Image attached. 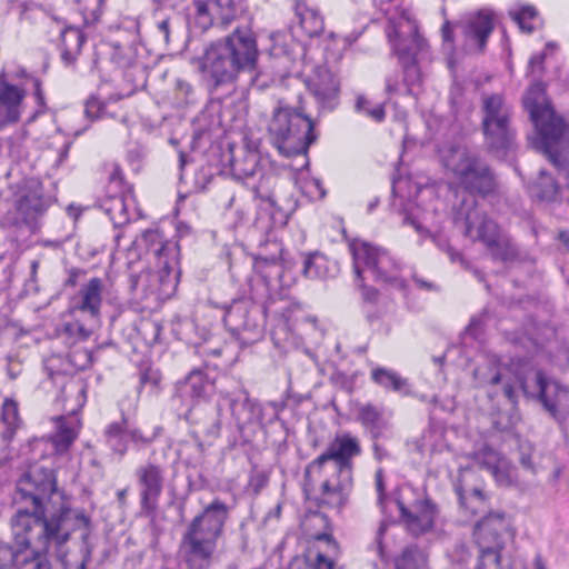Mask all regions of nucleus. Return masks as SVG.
<instances>
[{"instance_id":"59","label":"nucleus","mask_w":569,"mask_h":569,"mask_svg":"<svg viewBox=\"0 0 569 569\" xmlns=\"http://www.w3.org/2000/svg\"><path fill=\"white\" fill-rule=\"evenodd\" d=\"M161 382V373L158 369H152L151 366H144L139 371V388L150 385L153 389L159 388Z\"/></svg>"},{"instance_id":"44","label":"nucleus","mask_w":569,"mask_h":569,"mask_svg":"<svg viewBox=\"0 0 569 569\" xmlns=\"http://www.w3.org/2000/svg\"><path fill=\"white\" fill-rule=\"evenodd\" d=\"M509 17L513 22L517 23L520 31L527 34H531L536 31V27L528 21H532L538 18V9L529 3L521 4L517 10H510Z\"/></svg>"},{"instance_id":"12","label":"nucleus","mask_w":569,"mask_h":569,"mask_svg":"<svg viewBox=\"0 0 569 569\" xmlns=\"http://www.w3.org/2000/svg\"><path fill=\"white\" fill-rule=\"evenodd\" d=\"M140 23L132 18H126L123 21L108 26L110 32H120L123 30L128 33V40L103 38L96 47L93 64L97 66L103 56L113 69L127 70L134 66V57L137 54V42L140 38Z\"/></svg>"},{"instance_id":"3","label":"nucleus","mask_w":569,"mask_h":569,"mask_svg":"<svg viewBox=\"0 0 569 569\" xmlns=\"http://www.w3.org/2000/svg\"><path fill=\"white\" fill-rule=\"evenodd\" d=\"M230 510L224 501L214 498L187 525L179 543V556L187 569H211Z\"/></svg>"},{"instance_id":"1","label":"nucleus","mask_w":569,"mask_h":569,"mask_svg":"<svg viewBox=\"0 0 569 569\" xmlns=\"http://www.w3.org/2000/svg\"><path fill=\"white\" fill-rule=\"evenodd\" d=\"M259 56L257 34L251 23H248L206 42L202 53L191 57L189 62L198 70L202 84L212 94L219 89L234 86L242 72L251 74L250 86L264 88L266 84H258L261 74L258 67Z\"/></svg>"},{"instance_id":"63","label":"nucleus","mask_w":569,"mask_h":569,"mask_svg":"<svg viewBox=\"0 0 569 569\" xmlns=\"http://www.w3.org/2000/svg\"><path fill=\"white\" fill-rule=\"evenodd\" d=\"M336 483H341V491H345L352 486L353 462H349V467L345 468H341L340 465H336Z\"/></svg>"},{"instance_id":"23","label":"nucleus","mask_w":569,"mask_h":569,"mask_svg":"<svg viewBox=\"0 0 569 569\" xmlns=\"http://www.w3.org/2000/svg\"><path fill=\"white\" fill-rule=\"evenodd\" d=\"M180 254V244L171 242H162L154 250L157 258L158 271L153 274L158 282L157 293L161 300L172 299L178 290L180 282L181 269H174L172 260L179 264L178 256Z\"/></svg>"},{"instance_id":"51","label":"nucleus","mask_w":569,"mask_h":569,"mask_svg":"<svg viewBox=\"0 0 569 569\" xmlns=\"http://www.w3.org/2000/svg\"><path fill=\"white\" fill-rule=\"evenodd\" d=\"M264 163L267 177L269 176H279L283 170L290 169L293 171V177L297 180V177L300 172L310 171V159L309 156L306 157L303 164L300 168H295L292 164L278 163L273 159H271L268 152L264 153Z\"/></svg>"},{"instance_id":"20","label":"nucleus","mask_w":569,"mask_h":569,"mask_svg":"<svg viewBox=\"0 0 569 569\" xmlns=\"http://www.w3.org/2000/svg\"><path fill=\"white\" fill-rule=\"evenodd\" d=\"M72 507L67 503H60V506L49 512L46 528L41 529L37 533V550L43 552V555H51L50 549L53 547V551L69 550L67 543L71 540L73 531L77 527L66 529L64 525L71 516Z\"/></svg>"},{"instance_id":"38","label":"nucleus","mask_w":569,"mask_h":569,"mask_svg":"<svg viewBox=\"0 0 569 569\" xmlns=\"http://www.w3.org/2000/svg\"><path fill=\"white\" fill-rule=\"evenodd\" d=\"M127 433L133 447L137 450H142L149 448L161 438L164 433V428L162 425H154L149 428L146 423L143 426H136L129 422Z\"/></svg>"},{"instance_id":"26","label":"nucleus","mask_w":569,"mask_h":569,"mask_svg":"<svg viewBox=\"0 0 569 569\" xmlns=\"http://www.w3.org/2000/svg\"><path fill=\"white\" fill-rule=\"evenodd\" d=\"M140 492V516L150 518V525H156L158 499L162 491L163 477L159 466L149 463L138 470Z\"/></svg>"},{"instance_id":"60","label":"nucleus","mask_w":569,"mask_h":569,"mask_svg":"<svg viewBox=\"0 0 569 569\" xmlns=\"http://www.w3.org/2000/svg\"><path fill=\"white\" fill-rule=\"evenodd\" d=\"M301 563L303 569H335L336 566L335 560L320 551L317 552L315 561H311L308 556H305L303 559H301Z\"/></svg>"},{"instance_id":"14","label":"nucleus","mask_w":569,"mask_h":569,"mask_svg":"<svg viewBox=\"0 0 569 569\" xmlns=\"http://www.w3.org/2000/svg\"><path fill=\"white\" fill-rule=\"evenodd\" d=\"M386 37L390 46V56L397 58V63L402 72V83L406 86V94L415 96L413 88L421 86L422 71L416 52L406 44L400 23L396 17L387 19L385 28Z\"/></svg>"},{"instance_id":"40","label":"nucleus","mask_w":569,"mask_h":569,"mask_svg":"<svg viewBox=\"0 0 569 569\" xmlns=\"http://www.w3.org/2000/svg\"><path fill=\"white\" fill-rule=\"evenodd\" d=\"M357 421L361 423L365 430L371 429H391L392 425L383 418V411L378 409L372 403L368 402L362 405L356 417Z\"/></svg>"},{"instance_id":"43","label":"nucleus","mask_w":569,"mask_h":569,"mask_svg":"<svg viewBox=\"0 0 569 569\" xmlns=\"http://www.w3.org/2000/svg\"><path fill=\"white\" fill-rule=\"evenodd\" d=\"M472 240L483 243L488 249L497 247V241L500 240L498 223L485 214L477 227V236Z\"/></svg>"},{"instance_id":"19","label":"nucleus","mask_w":569,"mask_h":569,"mask_svg":"<svg viewBox=\"0 0 569 569\" xmlns=\"http://www.w3.org/2000/svg\"><path fill=\"white\" fill-rule=\"evenodd\" d=\"M308 92L316 99L319 110L332 112L340 103V78L327 63L317 64L311 73L303 78Z\"/></svg>"},{"instance_id":"13","label":"nucleus","mask_w":569,"mask_h":569,"mask_svg":"<svg viewBox=\"0 0 569 569\" xmlns=\"http://www.w3.org/2000/svg\"><path fill=\"white\" fill-rule=\"evenodd\" d=\"M355 241L359 249L360 261L371 273L373 281L386 288H395L407 296L409 293V284L406 279L393 273L400 270V264L389 251L369 241Z\"/></svg>"},{"instance_id":"4","label":"nucleus","mask_w":569,"mask_h":569,"mask_svg":"<svg viewBox=\"0 0 569 569\" xmlns=\"http://www.w3.org/2000/svg\"><path fill=\"white\" fill-rule=\"evenodd\" d=\"M237 143L228 137L213 140L204 152V163L197 170L194 182L200 190H207L216 176L231 178L249 187L261 184L267 178L264 153L236 156Z\"/></svg>"},{"instance_id":"57","label":"nucleus","mask_w":569,"mask_h":569,"mask_svg":"<svg viewBox=\"0 0 569 569\" xmlns=\"http://www.w3.org/2000/svg\"><path fill=\"white\" fill-rule=\"evenodd\" d=\"M465 86L455 77L449 88L448 101L453 113H458L463 106Z\"/></svg>"},{"instance_id":"11","label":"nucleus","mask_w":569,"mask_h":569,"mask_svg":"<svg viewBox=\"0 0 569 569\" xmlns=\"http://www.w3.org/2000/svg\"><path fill=\"white\" fill-rule=\"evenodd\" d=\"M452 171L469 196L487 199L498 192L499 181L495 169L481 157L467 149L462 151Z\"/></svg>"},{"instance_id":"58","label":"nucleus","mask_w":569,"mask_h":569,"mask_svg":"<svg viewBox=\"0 0 569 569\" xmlns=\"http://www.w3.org/2000/svg\"><path fill=\"white\" fill-rule=\"evenodd\" d=\"M109 182L116 183L119 188V192H127L134 200L133 184L127 181L123 170L119 163L113 164V169L109 177Z\"/></svg>"},{"instance_id":"16","label":"nucleus","mask_w":569,"mask_h":569,"mask_svg":"<svg viewBox=\"0 0 569 569\" xmlns=\"http://www.w3.org/2000/svg\"><path fill=\"white\" fill-rule=\"evenodd\" d=\"M58 471L59 467L39 465L37 460H33L26 470L20 472L16 485L23 487L31 495H38L47 508L54 495L60 497L61 503L70 505V496L59 487Z\"/></svg>"},{"instance_id":"54","label":"nucleus","mask_w":569,"mask_h":569,"mask_svg":"<svg viewBox=\"0 0 569 569\" xmlns=\"http://www.w3.org/2000/svg\"><path fill=\"white\" fill-rule=\"evenodd\" d=\"M518 453H519V463L525 470L531 471L532 473L536 472V467L532 461V455L535 452V445L529 441L521 438H518Z\"/></svg>"},{"instance_id":"39","label":"nucleus","mask_w":569,"mask_h":569,"mask_svg":"<svg viewBox=\"0 0 569 569\" xmlns=\"http://www.w3.org/2000/svg\"><path fill=\"white\" fill-rule=\"evenodd\" d=\"M1 421L6 425V430L2 432L1 438L8 445L16 435L22 420L19 415L18 402L12 398H6L1 406Z\"/></svg>"},{"instance_id":"5","label":"nucleus","mask_w":569,"mask_h":569,"mask_svg":"<svg viewBox=\"0 0 569 569\" xmlns=\"http://www.w3.org/2000/svg\"><path fill=\"white\" fill-rule=\"evenodd\" d=\"M317 124V120L301 108L279 107L273 111L268 130L272 136V144L282 157H307L310 147L319 139Z\"/></svg>"},{"instance_id":"25","label":"nucleus","mask_w":569,"mask_h":569,"mask_svg":"<svg viewBox=\"0 0 569 569\" xmlns=\"http://www.w3.org/2000/svg\"><path fill=\"white\" fill-rule=\"evenodd\" d=\"M103 282L94 277L86 284H82L77 293L70 297L68 308L61 313V317L74 318L77 312L88 315V320L92 325L100 322L102 306Z\"/></svg>"},{"instance_id":"41","label":"nucleus","mask_w":569,"mask_h":569,"mask_svg":"<svg viewBox=\"0 0 569 569\" xmlns=\"http://www.w3.org/2000/svg\"><path fill=\"white\" fill-rule=\"evenodd\" d=\"M24 556H28L27 551L17 542L0 539V569H24L22 566Z\"/></svg>"},{"instance_id":"31","label":"nucleus","mask_w":569,"mask_h":569,"mask_svg":"<svg viewBox=\"0 0 569 569\" xmlns=\"http://www.w3.org/2000/svg\"><path fill=\"white\" fill-rule=\"evenodd\" d=\"M327 450L332 461L345 468L349 467V462H352V459L361 453V446L357 437L349 432H343L335 437Z\"/></svg>"},{"instance_id":"27","label":"nucleus","mask_w":569,"mask_h":569,"mask_svg":"<svg viewBox=\"0 0 569 569\" xmlns=\"http://www.w3.org/2000/svg\"><path fill=\"white\" fill-rule=\"evenodd\" d=\"M27 94L23 86L9 82L6 72H0V129L20 121Z\"/></svg>"},{"instance_id":"24","label":"nucleus","mask_w":569,"mask_h":569,"mask_svg":"<svg viewBox=\"0 0 569 569\" xmlns=\"http://www.w3.org/2000/svg\"><path fill=\"white\" fill-rule=\"evenodd\" d=\"M518 176L532 202L545 206L567 203L569 207V196L559 180L547 169H540L536 177L529 179H525L522 173Z\"/></svg>"},{"instance_id":"46","label":"nucleus","mask_w":569,"mask_h":569,"mask_svg":"<svg viewBox=\"0 0 569 569\" xmlns=\"http://www.w3.org/2000/svg\"><path fill=\"white\" fill-rule=\"evenodd\" d=\"M393 569H420L421 551L416 543L406 546L393 559Z\"/></svg>"},{"instance_id":"47","label":"nucleus","mask_w":569,"mask_h":569,"mask_svg":"<svg viewBox=\"0 0 569 569\" xmlns=\"http://www.w3.org/2000/svg\"><path fill=\"white\" fill-rule=\"evenodd\" d=\"M192 4L196 11L194 24L204 32L213 26L216 20L210 2L209 0H192Z\"/></svg>"},{"instance_id":"56","label":"nucleus","mask_w":569,"mask_h":569,"mask_svg":"<svg viewBox=\"0 0 569 569\" xmlns=\"http://www.w3.org/2000/svg\"><path fill=\"white\" fill-rule=\"evenodd\" d=\"M329 381L335 387L346 391L348 395H351L355 391L356 377L348 376L346 372H343L337 368L330 375Z\"/></svg>"},{"instance_id":"45","label":"nucleus","mask_w":569,"mask_h":569,"mask_svg":"<svg viewBox=\"0 0 569 569\" xmlns=\"http://www.w3.org/2000/svg\"><path fill=\"white\" fill-rule=\"evenodd\" d=\"M493 261H500L503 264H510L520 260L518 248L509 239H500L497 247L489 248Z\"/></svg>"},{"instance_id":"30","label":"nucleus","mask_w":569,"mask_h":569,"mask_svg":"<svg viewBox=\"0 0 569 569\" xmlns=\"http://www.w3.org/2000/svg\"><path fill=\"white\" fill-rule=\"evenodd\" d=\"M86 32L76 26L64 24L60 30L61 61L64 67H74L83 44L87 42Z\"/></svg>"},{"instance_id":"64","label":"nucleus","mask_w":569,"mask_h":569,"mask_svg":"<svg viewBox=\"0 0 569 569\" xmlns=\"http://www.w3.org/2000/svg\"><path fill=\"white\" fill-rule=\"evenodd\" d=\"M547 59V52L545 50L533 53L527 66L526 77H529L535 72V69L538 68L541 72L545 71V61Z\"/></svg>"},{"instance_id":"15","label":"nucleus","mask_w":569,"mask_h":569,"mask_svg":"<svg viewBox=\"0 0 569 569\" xmlns=\"http://www.w3.org/2000/svg\"><path fill=\"white\" fill-rule=\"evenodd\" d=\"M217 378V366L204 362L194 367L174 383L172 399H179L182 405L190 407L208 402L216 393Z\"/></svg>"},{"instance_id":"52","label":"nucleus","mask_w":569,"mask_h":569,"mask_svg":"<svg viewBox=\"0 0 569 569\" xmlns=\"http://www.w3.org/2000/svg\"><path fill=\"white\" fill-rule=\"evenodd\" d=\"M162 242H171V240L166 239L164 232L160 230L159 228H149L141 232V236L139 239L133 241V244L143 246L144 249L149 251L154 252V244L159 243V247L162 244Z\"/></svg>"},{"instance_id":"48","label":"nucleus","mask_w":569,"mask_h":569,"mask_svg":"<svg viewBox=\"0 0 569 569\" xmlns=\"http://www.w3.org/2000/svg\"><path fill=\"white\" fill-rule=\"evenodd\" d=\"M287 300L289 303L283 307L281 311L276 312V315L279 316L286 331L293 332L295 326L298 322L297 313L303 310V306L298 299L292 298L290 295ZM283 301H286V299Z\"/></svg>"},{"instance_id":"62","label":"nucleus","mask_w":569,"mask_h":569,"mask_svg":"<svg viewBox=\"0 0 569 569\" xmlns=\"http://www.w3.org/2000/svg\"><path fill=\"white\" fill-rule=\"evenodd\" d=\"M375 485H376V491L378 495V499H377L378 506L381 508V511L385 513L386 512V500L388 499V493H387V488H386V482H385L383 470L381 468H379L376 471Z\"/></svg>"},{"instance_id":"21","label":"nucleus","mask_w":569,"mask_h":569,"mask_svg":"<svg viewBox=\"0 0 569 569\" xmlns=\"http://www.w3.org/2000/svg\"><path fill=\"white\" fill-rule=\"evenodd\" d=\"M391 497L399 509L400 521L411 536L420 537L433 530L435 521L439 513V507L428 496L421 500L415 501L413 506L418 512L411 511L405 505L401 499L400 488L392 490Z\"/></svg>"},{"instance_id":"32","label":"nucleus","mask_w":569,"mask_h":569,"mask_svg":"<svg viewBox=\"0 0 569 569\" xmlns=\"http://www.w3.org/2000/svg\"><path fill=\"white\" fill-rule=\"evenodd\" d=\"M493 29L495 13L490 10L480 9L475 17L468 21L465 33L477 43L479 51H483Z\"/></svg>"},{"instance_id":"50","label":"nucleus","mask_w":569,"mask_h":569,"mask_svg":"<svg viewBox=\"0 0 569 569\" xmlns=\"http://www.w3.org/2000/svg\"><path fill=\"white\" fill-rule=\"evenodd\" d=\"M332 461V458L329 453V451L326 449L321 455H319L316 459H313L311 462H309L303 472V485H302V492L303 498L309 499L310 492L313 489V480L311 477V471L313 469L321 470V468L328 462Z\"/></svg>"},{"instance_id":"37","label":"nucleus","mask_w":569,"mask_h":569,"mask_svg":"<svg viewBox=\"0 0 569 569\" xmlns=\"http://www.w3.org/2000/svg\"><path fill=\"white\" fill-rule=\"evenodd\" d=\"M129 429V419L126 413L121 412V420L109 423L106 428L104 435L110 449L119 455L124 456L128 451V439L129 436L127 430Z\"/></svg>"},{"instance_id":"53","label":"nucleus","mask_w":569,"mask_h":569,"mask_svg":"<svg viewBox=\"0 0 569 569\" xmlns=\"http://www.w3.org/2000/svg\"><path fill=\"white\" fill-rule=\"evenodd\" d=\"M107 112V103L98 94H90L84 102V116L91 121L103 118Z\"/></svg>"},{"instance_id":"29","label":"nucleus","mask_w":569,"mask_h":569,"mask_svg":"<svg viewBox=\"0 0 569 569\" xmlns=\"http://www.w3.org/2000/svg\"><path fill=\"white\" fill-rule=\"evenodd\" d=\"M301 272L302 277L309 280H326L339 274L340 264L337 260H329L325 253L315 250L306 252Z\"/></svg>"},{"instance_id":"2","label":"nucleus","mask_w":569,"mask_h":569,"mask_svg":"<svg viewBox=\"0 0 569 569\" xmlns=\"http://www.w3.org/2000/svg\"><path fill=\"white\" fill-rule=\"evenodd\" d=\"M535 136L532 147L555 168L558 177L565 180L569 190V123L558 113L547 93V83L535 79L521 98Z\"/></svg>"},{"instance_id":"61","label":"nucleus","mask_w":569,"mask_h":569,"mask_svg":"<svg viewBox=\"0 0 569 569\" xmlns=\"http://www.w3.org/2000/svg\"><path fill=\"white\" fill-rule=\"evenodd\" d=\"M488 317V310L483 309L479 316H473L463 330V335L477 340L482 332L485 318Z\"/></svg>"},{"instance_id":"6","label":"nucleus","mask_w":569,"mask_h":569,"mask_svg":"<svg viewBox=\"0 0 569 569\" xmlns=\"http://www.w3.org/2000/svg\"><path fill=\"white\" fill-rule=\"evenodd\" d=\"M516 379L527 402L540 405L542 411L559 425L566 422L569 418V386L540 368L517 370Z\"/></svg>"},{"instance_id":"55","label":"nucleus","mask_w":569,"mask_h":569,"mask_svg":"<svg viewBox=\"0 0 569 569\" xmlns=\"http://www.w3.org/2000/svg\"><path fill=\"white\" fill-rule=\"evenodd\" d=\"M51 556L43 555V552L36 549L22 558V566H24V569L28 566H31V569H57L52 563Z\"/></svg>"},{"instance_id":"18","label":"nucleus","mask_w":569,"mask_h":569,"mask_svg":"<svg viewBox=\"0 0 569 569\" xmlns=\"http://www.w3.org/2000/svg\"><path fill=\"white\" fill-rule=\"evenodd\" d=\"M480 127L487 153L497 161L512 167L517 174H521L517 163L519 150L517 131L511 127V120Z\"/></svg>"},{"instance_id":"8","label":"nucleus","mask_w":569,"mask_h":569,"mask_svg":"<svg viewBox=\"0 0 569 569\" xmlns=\"http://www.w3.org/2000/svg\"><path fill=\"white\" fill-rule=\"evenodd\" d=\"M272 246L277 252L252 256L253 269L262 278L268 292L270 291V281L273 276L272 270H274L279 289L272 292V295H274L277 300H284L289 298V289L297 282L300 276L302 277L301 269L306 252L297 251L291 253L277 239H273Z\"/></svg>"},{"instance_id":"9","label":"nucleus","mask_w":569,"mask_h":569,"mask_svg":"<svg viewBox=\"0 0 569 569\" xmlns=\"http://www.w3.org/2000/svg\"><path fill=\"white\" fill-rule=\"evenodd\" d=\"M17 502H30L31 508H18L10 518L11 537L14 542L31 553L37 549V533L46 528L49 510L37 495L14 483Z\"/></svg>"},{"instance_id":"35","label":"nucleus","mask_w":569,"mask_h":569,"mask_svg":"<svg viewBox=\"0 0 569 569\" xmlns=\"http://www.w3.org/2000/svg\"><path fill=\"white\" fill-rule=\"evenodd\" d=\"M350 253L352 257V270L355 274V287L360 291L361 299L365 303L376 305L380 298V290L373 286L366 283L363 276V268L360 266V253L356 241L349 243Z\"/></svg>"},{"instance_id":"42","label":"nucleus","mask_w":569,"mask_h":569,"mask_svg":"<svg viewBox=\"0 0 569 569\" xmlns=\"http://www.w3.org/2000/svg\"><path fill=\"white\" fill-rule=\"evenodd\" d=\"M502 102V98L499 94H491L485 98L482 103L483 118L481 126L496 124L511 120L508 113L501 112Z\"/></svg>"},{"instance_id":"7","label":"nucleus","mask_w":569,"mask_h":569,"mask_svg":"<svg viewBox=\"0 0 569 569\" xmlns=\"http://www.w3.org/2000/svg\"><path fill=\"white\" fill-rule=\"evenodd\" d=\"M277 301L271 291L264 303L259 305L249 298L233 299L226 307L222 318L226 329L241 346H251L264 335L268 309Z\"/></svg>"},{"instance_id":"28","label":"nucleus","mask_w":569,"mask_h":569,"mask_svg":"<svg viewBox=\"0 0 569 569\" xmlns=\"http://www.w3.org/2000/svg\"><path fill=\"white\" fill-rule=\"evenodd\" d=\"M58 422L57 431L54 433L44 435L41 437H32L29 446L43 445L39 458H48L52 455H63L67 452L77 438V431L67 422L63 416L56 417Z\"/></svg>"},{"instance_id":"34","label":"nucleus","mask_w":569,"mask_h":569,"mask_svg":"<svg viewBox=\"0 0 569 569\" xmlns=\"http://www.w3.org/2000/svg\"><path fill=\"white\" fill-rule=\"evenodd\" d=\"M371 380L386 391L396 392L401 396H413L410 383L397 371L377 366L371 370Z\"/></svg>"},{"instance_id":"17","label":"nucleus","mask_w":569,"mask_h":569,"mask_svg":"<svg viewBox=\"0 0 569 569\" xmlns=\"http://www.w3.org/2000/svg\"><path fill=\"white\" fill-rule=\"evenodd\" d=\"M252 190L254 197L261 200L254 224L264 233V238L259 241V248L262 249L272 244L273 239H276L272 234L273 230L282 229L288 224L291 216L299 207V201L293 199L291 207L284 208L277 202L273 192L263 194L260 192L259 184L256 183L252 184Z\"/></svg>"},{"instance_id":"36","label":"nucleus","mask_w":569,"mask_h":569,"mask_svg":"<svg viewBox=\"0 0 569 569\" xmlns=\"http://www.w3.org/2000/svg\"><path fill=\"white\" fill-rule=\"evenodd\" d=\"M172 333L179 340L192 345L196 348L203 347L212 337L211 331L206 327H199L193 319H179L178 328H172Z\"/></svg>"},{"instance_id":"10","label":"nucleus","mask_w":569,"mask_h":569,"mask_svg":"<svg viewBox=\"0 0 569 569\" xmlns=\"http://www.w3.org/2000/svg\"><path fill=\"white\" fill-rule=\"evenodd\" d=\"M51 191L46 190L39 178H24L19 184L14 206L23 224L31 233L40 231V219L47 213L49 207L58 202L57 183H51Z\"/></svg>"},{"instance_id":"22","label":"nucleus","mask_w":569,"mask_h":569,"mask_svg":"<svg viewBox=\"0 0 569 569\" xmlns=\"http://www.w3.org/2000/svg\"><path fill=\"white\" fill-rule=\"evenodd\" d=\"M218 412L228 410L240 433L247 425L263 422V408L257 399L250 398L247 390L220 393L217 403Z\"/></svg>"},{"instance_id":"49","label":"nucleus","mask_w":569,"mask_h":569,"mask_svg":"<svg viewBox=\"0 0 569 569\" xmlns=\"http://www.w3.org/2000/svg\"><path fill=\"white\" fill-rule=\"evenodd\" d=\"M216 19L223 26L230 24L238 17V6L234 0H209Z\"/></svg>"},{"instance_id":"33","label":"nucleus","mask_w":569,"mask_h":569,"mask_svg":"<svg viewBox=\"0 0 569 569\" xmlns=\"http://www.w3.org/2000/svg\"><path fill=\"white\" fill-rule=\"evenodd\" d=\"M127 192H118L114 194H107L104 198L99 199L94 207L104 211L110 218L114 228H121L130 222L128 213Z\"/></svg>"}]
</instances>
